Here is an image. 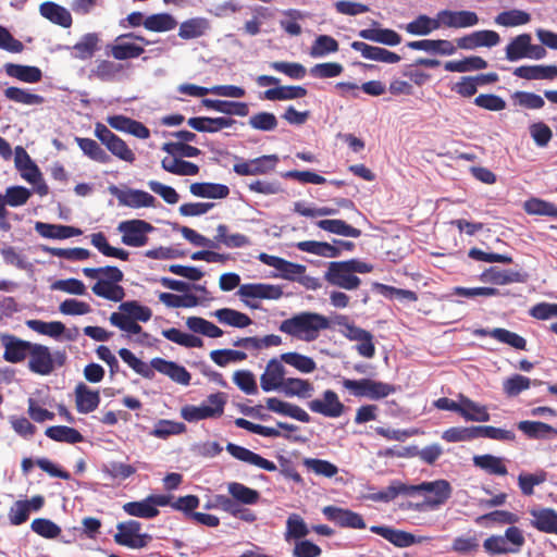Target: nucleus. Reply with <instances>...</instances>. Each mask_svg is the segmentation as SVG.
I'll use <instances>...</instances> for the list:
<instances>
[{"label": "nucleus", "instance_id": "393cba45", "mask_svg": "<svg viewBox=\"0 0 557 557\" xmlns=\"http://www.w3.org/2000/svg\"><path fill=\"white\" fill-rule=\"evenodd\" d=\"M226 450L232 457H234L240 461L253 465L260 469H263V470H267L270 472L277 470V467L273 461L268 460V459L263 458L261 455L256 454V453L251 451L250 449L245 448L243 446L236 445L234 443H228L226 445Z\"/></svg>", "mask_w": 557, "mask_h": 557}, {"label": "nucleus", "instance_id": "20e7f679", "mask_svg": "<svg viewBox=\"0 0 557 557\" xmlns=\"http://www.w3.org/2000/svg\"><path fill=\"white\" fill-rule=\"evenodd\" d=\"M372 270V264L359 259L332 261L327 264L324 280L332 286L355 290L361 285V280L356 274L370 273Z\"/></svg>", "mask_w": 557, "mask_h": 557}, {"label": "nucleus", "instance_id": "1a4fd4ad", "mask_svg": "<svg viewBox=\"0 0 557 557\" xmlns=\"http://www.w3.org/2000/svg\"><path fill=\"white\" fill-rule=\"evenodd\" d=\"M238 428L248 430L255 434L264 437H285L292 441H305L306 437L299 432V428L294 424L277 422L276 428L263 426L261 424L252 423L250 420H235Z\"/></svg>", "mask_w": 557, "mask_h": 557}, {"label": "nucleus", "instance_id": "0eeeda50", "mask_svg": "<svg viewBox=\"0 0 557 557\" xmlns=\"http://www.w3.org/2000/svg\"><path fill=\"white\" fill-rule=\"evenodd\" d=\"M525 540L522 531L517 527H509L505 535H492L484 543V549L491 555H502L508 553H518L524 545Z\"/></svg>", "mask_w": 557, "mask_h": 557}, {"label": "nucleus", "instance_id": "5fc2aeb1", "mask_svg": "<svg viewBox=\"0 0 557 557\" xmlns=\"http://www.w3.org/2000/svg\"><path fill=\"white\" fill-rule=\"evenodd\" d=\"M177 26L176 18L170 13H156L147 16L144 27L149 32L165 33Z\"/></svg>", "mask_w": 557, "mask_h": 557}, {"label": "nucleus", "instance_id": "a19ab883", "mask_svg": "<svg viewBox=\"0 0 557 557\" xmlns=\"http://www.w3.org/2000/svg\"><path fill=\"white\" fill-rule=\"evenodd\" d=\"M75 400L77 410L81 413H89L98 407L100 396L98 392L92 391L84 383H81L75 388Z\"/></svg>", "mask_w": 557, "mask_h": 557}, {"label": "nucleus", "instance_id": "7c9ffc66", "mask_svg": "<svg viewBox=\"0 0 557 557\" xmlns=\"http://www.w3.org/2000/svg\"><path fill=\"white\" fill-rule=\"evenodd\" d=\"M236 121L226 116L219 117H208V116H197L190 117L187 121V124L198 131L205 133H216L224 128H230L234 126Z\"/></svg>", "mask_w": 557, "mask_h": 557}, {"label": "nucleus", "instance_id": "8fccbe9b", "mask_svg": "<svg viewBox=\"0 0 557 557\" xmlns=\"http://www.w3.org/2000/svg\"><path fill=\"white\" fill-rule=\"evenodd\" d=\"M438 28H441L438 13L434 18L421 14L405 26L406 32L413 36H426Z\"/></svg>", "mask_w": 557, "mask_h": 557}, {"label": "nucleus", "instance_id": "3c124183", "mask_svg": "<svg viewBox=\"0 0 557 557\" xmlns=\"http://www.w3.org/2000/svg\"><path fill=\"white\" fill-rule=\"evenodd\" d=\"M298 250L324 258H337L341 256L339 248L325 242L304 240L296 244Z\"/></svg>", "mask_w": 557, "mask_h": 557}, {"label": "nucleus", "instance_id": "dca6fc26", "mask_svg": "<svg viewBox=\"0 0 557 557\" xmlns=\"http://www.w3.org/2000/svg\"><path fill=\"white\" fill-rule=\"evenodd\" d=\"M227 396L218 392L211 394L200 406H185L182 408V418H210L223 413Z\"/></svg>", "mask_w": 557, "mask_h": 557}, {"label": "nucleus", "instance_id": "4be33fe9", "mask_svg": "<svg viewBox=\"0 0 557 557\" xmlns=\"http://www.w3.org/2000/svg\"><path fill=\"white\" fill-rule=\"evenodd\" d=\"M500 42L497 32L491 29L476 30L457 39V47L465 50L492 48Z\"/></svg>", "mask_w": 557, "mask_h": 557}, {"label": "nucleus", "instance_id": "680f3d73", "mask_svg": "<svg viewBox=\"0 0 557 557\" xmlns=\"http://www.w3.org/2000/svg\"><path fill=\"white\" fill-rule=\"evenodd\" d=\"M531 21L530 13L519 10L511 9L503 11L495 16V24L503 27H517L525 25Z\"/></svg>", "mask_w": 557, "mask_h": 557}, {"label": "nucleus", "instance_id": "603ef678", "mask_svg": "<svg viewBox=\"0 0 557 557\" xmlns=\"http://www.w3.org/2000/svg\"><path fill=\"white\" fill-rule=\"evenodd\" d=\"M317 226L325 232L358 238L361 235V231L347 224L345 221L339 219H325L317 222Z\"/></svg>", "mask_w": 557, "mask_h": 557}, {"label": "nucleus", "instance_id": "f8f14e48", "mask_svg": "<svg viewBox=\"0 0 557 557\" xmlns=\"http://www.w3.org/2000/svg\"><path fill=\"white\" fill-rule=\"evenodd\" d=\"M343 387L350 394L359 397L368 398H382L386 397L393 392L389 384L373 381L370 379L350 380L344 379L342 381Z\"/></svg>", "mask_w": 557, "mask_h": 557}, {"label": "nucleus", "instance_id": "aec40b11", "mask_svg": "<svg viewBox=\"0 0 557 557\" xmlns=\"http://www.w3.org/2000/svg\"><path fill=\"white\" fill-rule=\"evenodd\" d=\"M422 492L432 494V496L426 497V504L435 507L443 505L451 496V486L448 481L443 479L411 485V495Z\"/></svg>", "mask_w": 557, "mask_h": 557}, {"label": "nucleus", "instance_id": "a211bd4d", "mask_svg": "<svg viewBox=\"0 0 557 557\" xmlns=\"http://www.w3.org/2000/svg\"><path fill=\"white\" fill-rule=\"evenodd\" d=\"M281 356L270 359L260 375V387L263 392H280L286 380V369Z\"/></svg>", "mask_w": 557, "mask_h": 557}, {"label": "nucleus", "instance_id": "2eb2a0df", "mask_svg": "<svg viewBox=\"0 0 557 557\" xmlns=\"http://www.w3.org/2000/svg\"><path fill=\"white\" fill-rule=\"evenodd\" d=\"M111 195L116 197L119 205L132 209L153 208L157 199L149 193L141 189H121L115 185L109 187Z\"/></svg>", "mask_w": 557, "mask_h": 557}, {"label": "nucleus", "instance_id": "6e6552de", "mask_svg": "<svg viewBox=\"0 0 557 557\" xmlns=\"http://www.w3.org/2000/svg\"><path fill=\"white\" fill-rule=\"evenodd\" d=\"M117 231L124 245L138 248L148 243V234L153 232L154 227L145 220L134 219L121 222Z\"/></svg>", "mask_w": 557, "mask_h": 557}, {"label": "nucleus", "instance_id": "4c0bfd02", "mask_svg": "<svg viewBox=\"0 0 557 557\" xmlns=\"http://www.w3.org/2000/svg\"><path fill=\"white\" fill-rule=\"evenodd\" d=\"M479 278L484 283H492L495 285H507L523 281L519 272L502 270L497 267H491L490 269L485 270L480 274Z\"/></svg>", "mask_w": 557, "mask_h": 557}, {"label": "nucleus", "instance_id": "72a5a7b5", "mask_svg": "<svg viewBox=\"0 0 557 557\" xmlns=\"http://www.w3.org/2000/svg\"><path fill=\"white\" fill-rule=\"evenodd\" d=\"M35 230L40 236L52 239H65L82 235V231L74 226L49 224L45 222H37Z\"/></svg>", "mask_w": 557, "mask_h": 557}, {"label": "nucleus", "instance_id": "f257e3e1", "mask_svg": "<svg viewBox=\"0 0 557 557\" xmlns=\"http://www.w3.org/2000/svg\"><path fill=\"white\" fill-rule=\"evenodd\" d=\"M220 288L224 292L238 287L237 295L240 300L251 309H258L257 300H277L283 296L280 285L267 283H249L240 285V276L237 273H224L219 280Z\"/></svg>", "mask_w": 557, "mask_h": 557}, {"label": "nucleus", "instance_id": "6ab92c4d", "mask_svg": "<svg viewBox=\"0 0 557 557\" xmlns=\"http://www.w3.org/2000/svg\"><path fill=\"white\" fill-rule=\"evenodd\" d=\"M308 408L314 413L332 418L346 413V407L338 395L331 389L324 391L320 397L310 400Z\"/></svg>", "mask_w": 557, "mask_h": 557}, {"label": "nucleus", "instance_id": "473e14b6", "mask_svg": "<svg viewBox=\"0 0 557 557\" xmlns=\"http://www.w3.org/2000/svg\"><path fill=\"white\" fill-rule=\"evenodd\" d=\"M370 531L382 536L397 547H408L417 543L413 534L406 531L396 530L391 527L372 525Z\"/></svg>", "mask_w": 557, "mask_h": 557}, {"label": "nucleus", "instance_id": "5701e85b", "mask_svg": "<svg viewBox=\"0 0 557 557\" xmlns=\"http://www.w3.org/2000/svg\"><path fill=\"white\" fill-rule=\"evenodd\" d=\"M0 341L4 347L3 358L11 363L23 361L30 351L33 343L17 338L11 334H1Z\"/></svg>", "mask_w": 557, "mask_h": 557}, {"label": "nucleus", "instance_id": "58836bf2", "mask_svg": "<svg viewBox=\"0 0 557 557\" xmlns=\"http://www.w3.org/2000/svg\"><path fill=\"white\" fill-rule=\"evenodd\" d=\"M202 104L207 109L228 115L246 116L249 113V107L246 102L203 99Z\"/></svg>", "mask_w": 557, "mask_h": 557}, {"label": "nucleus", "instance_id": "bb28decb", "mask_svg": "<svg viewBox=\"0 0 557 557\" xmlns=\"http://www.w3.org/2000/svg\"><path fill=\"white\" fill-rule=\"evenodd\" d=\"M129 318V315H124L121 312H113L111 313L109 320L112 325L125 332L128 338H132L139 344L146 343L149 335L143 332V327L136 321Z\"/></svg>", "mask_w": 557, "mask_h": 557}, {"label": "nucleus", "instance_id": "e433bc0d", "mask_svg": "<svg viewBox=\"0 0 557 557\" xmlns=\"http://www.w3.org/2000/svg\"><path fill=\"white\" fill-rule=\"evenodd\" d=\"M32 196V191L23 186H11L0 194V218L5 213L7 206L20 207L25 205Z\"/></svg>", "mask_w": 557, "mask_h": 557}, {"label": "nucleus", "instance_id": "412c9836", "mask_svg": "<svg viewBox=\"0 0 557 557\" xmlns=\"http://www.w3.org/2000/svg\"><path fill=\"white\" fill-rule=\"evenodd\" d=\"M323 515L327 520L336 523L341 528L349 529H366V522L362 516L350 509H345L336 506H325L322 509Z\"/></svg>", "mask_w": 557, "mask_h": 557}, {"label": "nucleus", "instance_id": "f3484780", "mask_svg": "<svg viewBox=\"0 0 557 557\" xmlns=\"http://www.w3.org/2000/svg\"><path fill=\"white\" fill-rule=\"evenodd\" d=\"M433 405L437 409L453 411L463 418H487V412L484 406H481L463 396H460L458 401L443 397L435 400Z\"/></svg>", "mask_w": 557, "mask_h": 557}, {"label": "nucleus", "instance_id": "39448f33", "mask_svg": "<svg viewBox=\"0 0 557 557\" xmlns=\"http://www.w3.org/2000/svg\"><path fill=\"white\" fill-rule=\"evenodd\" d=\"M258 260L276 270L273 277H280L290 282H298L305 288L315 290L321 287L318 278L306 275L307 268L304 264L294 263L281 257L261 252Z\"/></svg>", "mask_w": 557, "mask_h": 557}, {"label": "nucleus", "instance_id": "2f4dec72", "mask_svg": "<svg viewBox=\"0 0 557 557\" xmlns=\"http://www.w3.org/2000/svg\"><path fill=\"white\" fill-rule=\"evenodd\" d=\"M407 47L412 50H421L441 55H453L457 50L456 46L450 40L446 39H422L410 41L407 44Z\"/></svg>", "mask_w": 557, "mask_h": 557}, {"label": "nucleus", "instance_id": "09e8293b", "mask_svg": "<svg viewBox=\"0 0 557 557\" xmlns=\"http://www.w3.org/2000/svg\"><path fill=\"white\" fill-rule=\"evenodd\" d=\"M5 72L9 76L28 84L38 83L42 78V72L37 66L8 63Z\"/></svg>", "mask_w": 557, "mask_h": 557}, {"label": "nucleus", "instance_id": "052dcab7", "mask_svg": "<svg viewBox=\"0 0 557 557\" xmlns=\"http://www.w3.org/2000/svg\"><path fill=\"white\" fill-rule=\"evenodd\" d=\"M518 429L533 438H553L557 435L553 426L540 421L520 420Z\"/></svg>", "mask_w": 557, "mask_h": 557}, {"label": "nucleus", "instance_id": "c756f323", "mask_svg": "<svg viewBox=\"0 0 557 557\" xmlns=\"http://www.w3.org/2000/svg\"><path fill=\"white\" fill-rule=\"evenodd\" d=\"M161 168L168 173L177 176H195L199 173V166L193 162L185 161L178 154L168 153L161 160Z\"/></svg>", "mask_w": 557, "mask_h": 557}, {"label": "nucleus", "instance_id": "ddd939ff", "mask_svg": "<svg viewBox=\"0 0 557 557\" xmlns=\"http://www.w3.org/2000/svg\"><path fill=\"white\" fill-rule=\"evenodd\" d=\"M278 157L276 154H264L255 159H238L233 171L240 176L267 175L276 169Z\"/></svg>", "mask_w": 557, "mask_h": 557}, {"label": "nucleus", "instance_id": "f704fd0d", "mask_svg": "<svg viewBox=\"0 0 557 557\" xmlns=\"http://www.w3.org/2000/svg\"><path fill=\"white\" fill-rule=\"evenodd\" d=\"M211 28L206 17L197 16L188 18L180 24L178 36L182 39L190 40L205 36Z\"/></svg>", "mask_w": 557, "mask_h": 557}, {"label": "nucleus", "instance_id": "9b49d317", "mask_svg": "<svg viewBox=\"0 0 557 557\" xmlns=\"http://www.w3.org/2000/svg\"><path fill=\"white\" fill-rule=\"evenodd\" d=\"M132 40H138L144 45H150V41L143 36L135 35L134 33L122 34L117 36L109 47L110 54L117 61L140 57L145 52L144 47Z\"/></svg>", "mask_w": 557, "mask_h": 557}, {"label": "nucleus", "instance_id": "a878e982", "mask_svg": "<svg viewBox=\"0 0 557 557\" xmlns=\"http://www.w3.org/2000/svg\"><path fill=\"white\" fill-rule=\"evenodd\" d=\"M344 335L348 339L358 343L356 345V349L360 356L366 358H372L374 356L375 347L373 344V336L370 332L356 325L348 324L345 327Z\"/></svg>", "mask_w": 557, "mask_h": 557}, {"label": "nucleus", "instance_id": "79ce46f5", "mask_svg": "<svg viewBox=\"0 0 557 557\" xmlns=\"http://www.w3.org/2000/svg\"><path fill=\"white\" fill-rule=\"evenodd\" d=\"M530 41L532 37L527 33L511 38L505 48L506 59L510 62L528 59Z\"/></svg>", "mask_w": 557, "mask_h": 557}, {"label": "nucleus", "instance_id": "e2e57ef3", "mask_svg": "<svg viewBox=\"0 0 557 557\" xmlns=\"http://www.w3.org/2000/svg\"><path fill=\"white\" fill-rule=\"evenodd\" d=\"M186 326L189 331L205 335L210 338H218L223 335V331L216 326L214 323L200 318V317H189L186 319Z\"/></svg>", "mask_w": 557, "mask_h": 557}, {"label": "nucleus", "instance_id": "ea45409f", "mask_svg": "<svg viewBox=\"0 0 557 557\" xmlns=\"http://www.w3.org/2000/svg\"><path fill=\"white\" fill-rule=\"evenodd\" d=\"M513 74L529 81L554 79L557 77L556 65H522L515 69Z\"/></svg>", "mask_w": 557, "mask_h": 557}, {"label": "nucleus", "instance_id": "c85d7f7f", "mask_svg": "<svg viewBox=\"0 0 557 557\" xmlns=\"http://www.w3.org/2000/svg\"><path fill=\"white\" fill-rule=\"evenodd\" d=\"M151 366L158 372L168 375L174 382L188 385L191 379L190 373L186 370L185 367L177 364L173 361H168L162 358H154L151 361Z\"/></svg>", "mask_w": 557, "mask_h": 557}, {"label": "nucleus", "instance_id": "423d86ee", "mask_svg": "<svg viewBox=\"0 0 557 557\" xmlns=\"http://www.w3.org/2000/svg\"><path fill=\"white\" fill-rule=\"evenodd\" d=\"M28 368L32 372L40 375L51 374L57 367H62L66 356L64 351L51 352L49 347L33 344L28 355Z\"/></svg>", "mask_w": 557, "mask_h": 557}, {"label": "nucleus", "instance_id": "13d9d810", "mask_svg": "<svg viewBox=\"0 0 557 557\" xmlns=\"http://www.w3.org/2000/svg\"><path fill=\"white\" fill-rule=\"evenodd\" d=\"M162 336L185 348H201L203 346V341L200 337L175 327L163 330Z\"/></svg>", "mask_w": 557, "mask_h": 557}, {"label": "nucleus", "instance_id": "bf43d9fd", "mask_svg": "<svg viewBox=\"0 0 557 557\" xmlns=\"http://www.w3.org/2000/svg\"><path fill=\"white\" fill-rule=\"evenodd\" d=\"M399 495L411 496V485L405 484L399 480H394L386 488L371 494L370 499L374 502L388 503Z\"/></svg>", "mask_w": 557, "mask_h": 557}, {"label": "nucleus", "instance_id": "9d476101", "mask_svg": "<svg viewBox=\"0 0 557 557\" xmlns=\"http://www.w3.org/2000/svg\"><path fill=\"white\" fill-rule=\"evenodd\" d=\"M95 136L117 159L128 163H133L136 160L134 151L127 146V144L111 132L104 124L96 123Z\"/></svg>", "mask_w": 557, "mask_h": 557}, {"label": "nucleus", "instance_id": "37998d69", "mask_svg": "<svg viewBox=\"0 0 557 557\" xmlns=\"http://www.w3.org/2000/svg\"><path fill=\"white\" fill-rule=\"evenodd\" d=\"M189 191L195 197L210 199H224L230 195V188L226 185L205 182L193 183Z\"/></svg>", "mask_w": 557, "mask_h": 557}, {"label": "nucleus", "instance_id": "864d4df0", "mask_svg": "<svg viewBox=\"0 0 557 557\" xmlns=\"http://www.w3.org/2000/svg\"><path fill=\"white\" fill-rule=\"evenodd\" d=\"M227 491L231 498L235 500L239 506L243 505H255L260 499V493L257 490L250 488L243 483L231 482L227 485Z\"/></svg>", "mask_w": 557, "mask_h": 557}, {"label": "nucleus", "instance_id": "4d7b16f0", "mask_svg": "<svg viewBox=\"0 0 557 557\" xmlns=\"http://www.w3.org/2000/svg\"><path fill=\"white\" fill-rule=\"evenodd\" d=\"M339 49L338 41L329 35H319L309 49V55L314 59L325 58L336 53Z\"/></svg>", "mask_w": 557, "mask_h": 557}, {"label": "nucleus", "instance_id": "49530a36", "mask_svg": "<svg viewBox=\"0 0 557 557\" xmlns=\"http://www.w3.org/2000/svg\"><path fill=\"white\" fill-rule=\"evenodd\" d=\"M359 37L366 40L383 44L386 46H397L401 42V37L393 29L388 28H367L359 32Z\"/></svg>", "mask_w": 557, "mask_h": 557}, {"label": "nucleus", "instance_id": "de8ad7c7", "mask_svg": "<svg viewBox=\"0 0 557 557\" xmlns=\"http://www.w3.org/2000/svg\"><path fill=\"white\" fill-rule=\"evenodd\" d=\"M283 385L280 392L284 393L286 396L310 398L314 393L313 384L300 377H286Z\"/></svg>", "mask_w": 557, "mask_h": 557}, {"label": "nucleus", "instance_id": "774afa93", "mask_svg": "<svg viewBox=\"0 0 557 557\" xmlns=\"http://www.w3.org/2000/svg\"><path fill=\"white\" fill-rule=\"evenodd\" d=\"M75 141L83 151V153L99 163H108L110 156L100 147V145L91 139L84 137H75Z\"/></svg>", "mask_w": 557, "mask_h": 557}, {"label": "nucleus", "instance_id": "cd10ccee", "mask_svg": "<svg viewBox=\"0 0 557 557\" xmlns=\"http://www.w3.org/2000/svg\"><path fill=\"white\" fill-rule=\"evenodd\" d=\"M531 525L540 532L557 534V511L553 508H533Z\"/></svg>", "mask_w": 557, "mask_h": 557}, {"label": "nucleus", "instance_id": "6e6d98bb", "mask_svg": "<svg viewBox=\"0 0 557 557\" xmlns=\"http://www.w3.org/2000/svg\"><path fill=\"white\" fill-rule=\"evenodd\" d=\"M213 317H215L220 323L233 327L244 329L251 324V319L246 313L230 308L215 310Z\"/></svg>", "mask_w": 557, "mask_h": 557}, {"label": "nucleus", "instance_id": "0e129e2a", "mask_svg": "<svg viewBox=\"0 0 557 557\" xmlns=\"http://www.w3.org/2000/svg\"><path fill=\"white\" fill-rule=\"evenodd\" d=\"M45 434L55 442L76 444L83 442V435L73 428L66 425H53L46 429Z\"/></svg>", "mask_w": 557, "mask_h": 557}, {"label": "nucleus", "instance_id": "4468645a", "mask_svg": "<svg viewBox=\"0 0 557 557\" xmlns=\"http://www.w3.org/2000/svg\"><path fill=\"white\" fill-rule=\"evenodd\" d=\"M116 529L117 532L114 534V542L122 546L144 548L151 540L150 535L140 533L141 524L136 520L120 522Z\"/></svg>", "mask_w": 557, "mask_h": 557}, {"label": "nucleus", "instance_id": "b1692460", "mask_svg": "<svg viewBox=\"0 0 557 557\" xmlns=\"http://www.w3.org/2000/svg\"><path fill=\"white\" fill-rule=\"evenodd\" d=\"M440 26L448 28H467L479 24V16L473 11L442 10L438 12Z\"/></svg>", "mask_w": 557, "mask_h": 557}, {"label": "nucleus", "instance_id": "69168bd1", "mask_svg": "<svg viewBox=\"0 0 557 557\" xmlns=\"http://www.w3.org/2000/svg\"><path fill=\"white\" fill-rule=\"evenodd\" d=\"M124 65L110 60H100L95 69L91 70V76L103 82L115 81L120 77Z\"/></svg>", "mask_w": 557, "mask_h": 557}, {"label": "nucleus", "instance_id": "7ed1b4c3", "mask_svg": "<svg viewBox=\"0 0 557 557\" xmlns=\"http://www.w3.org/2000/svg\"><path fill=\"white\" fill-rule=\"evenodd\" d=\"M83 274L86 277L96 281L91 286V292L96 296L114 302H120L124 299L125 290L120 285L124 275L119 268H84Z\"/></svg>", "mask_w": 557, "mask_h": 557}, {"label": "nucleus", "instance_id": "f03ea898", "mask_svg": "<svg viewBox=\"0 0 557 557\" xmlns=\"http://www.w3.org/2000/svg\"><path fill=\"white\" fill-rule=\"evenodd\" d=\"M329 326L330 322L326 317L306 311L283 320L278 330L293 338L310 343L318 339L321 332Z\"/></svg>", "mask_w": 557, "mask_h": 557}, {"label": "nucleus", "instance_id": "c03bdc74", "mask_svg": "<svg viewBox=\"0 0 557 557\" xmlns=\"http://www.w3.org/2000/svg\"><path fill=\"white\" fill-rule=\"evenodd\" d=\"M307 89L302 86H277L265 90L262 99L269 101H286L306 97Z\"/></svg>", "mask_w": 557, "mask_h": 557}, {"label": "nucleus", "instance_id": "c9c22d12", "mask_svg": "<svg viewBox=\"0 0 557 557\" xmlns=\"http://www.w3.org/2000/svg\"><path fill=\"white\" fill-rule=\"evenodd\" d=\"M40 14L51 23L69 28L72 25V15L67 9L54 2L47 1L40 4Z\"/></svg>", "mask_w": 557, "mask_h": 557}, {"label": "nucleus", "instance_id": "338daca9", "mask_svg": "<svg viewBox=\"0 0 557 557\" xmlns=\"http://www.w3.org/2000/svg\"><path fill=\"white\" fill-rule=\"evenodd\" d=\"M473 463L475 467L481 468L488 474H507V468L500 457H496L490 454L478 455L473 457Z\"/></svg>", "mask_w": 557, "mask_h": 557}, {"label": "nucleus", "instance_id": "a18cd8bd", "mask_svg": "<svg viewBox=\"0 0 557 557\" xmlns=\"http://www.w3.org/2000/svg\"><path fill=\"white\" fill-rule=\"evenodd\" d=\"M99 36L96 33H87L72 47V55L75 59L88 60L98 50Z\"/></svg>", "mask_w": 557, "mask_h": 557}]
</instances>
